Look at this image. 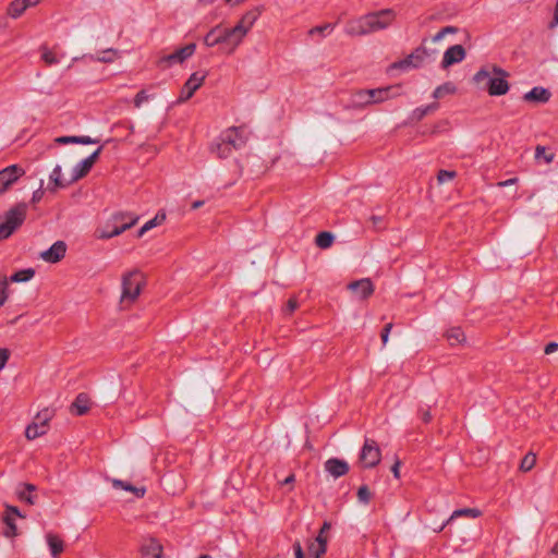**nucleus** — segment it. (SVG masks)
<instances>
[{"mask_svg":"<svg viewBox=\"0 0 558 558\" xmlns=\"http://www.w3.org/2000/svg\"><path fill=\"white\" fill-rule=\"evenodd\" d=\"M396 14L391 9L367 13L352 21L347 26V33L351 36H363L387 28L395 20Z\"/></svg>","mask_w":558,"mask_h":558,"instance_id":"obj_1","label":"nucleus"},{"mask_svg":"<svg viewBox=\"0 0 558 558\" xmlns=\"http://www.w3.org/2000/svg\"><path fill=\"white\" fill-rule=\"evenodd\" d=\"M509 73L502 68L494 64L492 71L487 68H481L473 76V82L476 85L485 83L483 89H485L490 96H502L506 95L510 88L507 81Z\"/></svg>","mask_w":558,"mask_h":558,"instance_id":"obj_2","label":"nucleus"},{"mask_svg":"<svg viewBox=\"0 0 558 558\" xmlns=\"http://www.w3.org/2000/svg\"><path fill=\"white\" fill-rule=\"evenodd\" d=\"M27 204L17 203L4 214V221L0 223V242L9 239L25 221Z\"/></svg>","mask_w":558,"mask_h":558,"instance_id":"obj_3","label":"nucleus"},{"mask_svg":"<svg viewBox=\"0 0 558 558\" xmlns=\"http://www.w3.org/2000/svg\"><path fill=\"white\" fill-rule=\"evenodd\" d=\"M145 284L144 275L140 270L129 271L122 277L121 301L134 302Z\"/></svg>","mask_w":558,"mask_h":558,"instance_id":"obj_4","label":"nucleus"},{"mask_svg":"<svg viewBox=\"0 0 558 558\" xmlns=\"http://www.w3.org/2000/svg\"><path fill=\"white\" fill-rule=\"evenodd\" d=\"M263 11V5L253 8L241 17V20L235 24V26L230 28L235 45L239 46L243 37L251 29V27L254 25V23L259 17Z\"/></svg>","mask_w":558,"mask_h":558,"instance_id":"obj_5","label":"nucleus"},{"mask_svg":"<svg viewBox=\"0 0 558 558\" xmlns=\"http://www.w3.org/2000/svg\"><path fill=\"white\" fill-rule=\"evenodd\" d=\"M204 44L207 47L217 45L226 46L228 52H232L238 45L234 44V38L230 28H222L220 26L213 27L204 37Z\"/></svg>","mask_w":558,"mask_h":558,"instance_id":"obj_6","label":"nucleus"},{"mask_svg":"<svg viewBox=\"0 0 558 558\" xmlns=\"http://www.w3.org/2000/svg\"><path fill=\"white\" fill-rule=\"evenodd\" d=\"M52 416H53L52 410H50L48 408L41 410L36 415L34 421L29 425H27V427L25 429V437L28 440H34V439L47 434L48 428H49V421L52 418Z\"/></svg>","mask_w":558,"mask_h":558,"instance_id":"obj_7","label":"nucleus"},{"mask_svg":"<svg viewBox=\"0 0 558 558\" xmlns=\"http://www.w3.org/2000/svg\"><path fill=\"white\" fill-rule=\"evenodd\" d=\"M222 141L230 146L231 150H238L244 147L248 140V134L245 125L230 126L220 133Z\"/></svg>","mask_w":558,"mask_h":558,"instance_id":"obj_8","label":"nucleus"},{"mask_svg":"<svg viewBox=\"0 0 558 558\" xmlns=\"http://www.w3.org/2000/svg\"><path fill=\"white\" fill-rule=\"evenodd\" d=\"M222 141L230 146L231 150H238L244 147L248 140V134L245 125L230 126L220 133Z\"/></svg>","mask_w":558,"mask_h":558,"instance_id":"obj_9","label":"nucleus"},{"mask_svg":"<svg viewBox=\"0 0 558 558\" xmlns=\"http://www.w3.org/2000/svg\"><path fill=\"white\" fill-rule=\"evenodd\" d=\"M25 173V169L20 165H11L1 169L0 196L8 192Z\"/></svg>","mask_w":558,"mask_h":558,"instance_id":"obj_10","label":"nucleus"},{"mask_svg":"<svg viewBox=\"0 0 558 558\" xmlns=\"http://www.w3.org/2000/svg\"><path fill=\"white\" fill-rule=\"evenodd\" d=\"M381 459V452L377 442L366 438L360 452V461L365 469L375 468Z\"/></svg>","mask_w":558,"mask_h":558,"instance_id":"obj_11","label":"nucleus"},{"mask_svg":"<svg viewBox=\"0 0 558 558\" xmlns=\"http://www.w3.org/2000/svg\"><path fill=\"white\" fill-rule=\"evenodd\" d=\"M207 72H194L190 75L187 81L184 83L179 99V102H184L193 97L195 92L203 85Z\"/></svg>","mask_w":558,"mask_h":558,"instance_id":"obj_12","label":"nucleus"},{"mask_svg":"<svg viewBox=\"0 0 558 558\" xmlns=\"http://www.w3.org/2000/svg\"><path fill=\"white\" fill-rule=\"evenodd\" d=\"M426 56H427V50L423 46L417 47L416 49H414V51H412L404 59L392 63L391 68L400 69V70H405L408 68L417 69L423 64Z\"/></svg>","mask_w":558,"mask_h":558,"instance_id":"obj_13","label":"nucleus"},{"mask_svg":"<svg viewBox=\"0 0 558 558\" xmlns=\"http://www.w3.org/2000/svg\"><path fill=\"white\" fill-rule=\"evenodd\" d=\"M137 220H138V217H131V220L129 221V223H120V225H116L114 222L111 221V223L107 225L106 229H97L96 235L98 239H102V240L111 239L113 236L121 234L122 232L132 228L133 226H135Z\"/></svg>","mask_w":558,"mask_h":558,"instance_id":"obj_14","label":"nucleus"},{"mask_svg":"<svg viewBox=\"0 0 558 558\" xmlns=\"http://www.w3.org/2000/svg\"><path fill=\"white\" fill-rule=\"evenodd\" d=\"M466 51L462 45H453L449 47L442 57L441 68L448 69L449 66L464 60Z\"/></svg>","mask_w":558,"mask_h":558,"instance_id":"obj_15","label":"nucleus"},{"mask_svg":"<svg viewBox=\"0 0 558 558\" xmlns=\"http://www.w3.org/2000/svg\"><path fill=\"white\" fill-rule=\"evenodd\" d=\"M66 252V244L63 241L54 242L48 250L40 253V257L50 264L59 263Z\"/></svg>","mask_w":558,"mask_h":558,"instance_id":"obj_16","label":"nucleus"},{"mask_svg":"<svg viewBox=\"0 0 558 558\" xmlns=\"http://www.w3.org/2000/svg\"><path fill=\"white\" fill-rule=\"evenodd\" d=\"M348 289L361 300H366L374 293V284L369 278L352 281L348 284Z\"/></svg>","mask_w":558,"mask_h":558,"instance_id":"obj_17","label":"nucleus"},{"mask_svg":"<svg viewBox=\"0 0 558 558\" xmlns=\"http://www.w3.org/2000/svg\"><path fill=\"white\" fill-rule=\"evenodd\" d=\"M331 523L325 521L316 535V558H322L327 551L330 539Z\"/></svg>","mask_w":558,"mask_h":558,"instance_id":"obj_18","label":"nucleus"},{"mask_svg":"<svg viewBox=\"0 0 558 558\" xmlns=\"http://www.w3.org/2000/svg\"><path fill=\"white\" fill-rule=\"evenodd\" d=\"M36 490L37 486L32 483H19L15 494L20 501L33 506L37 502V496L34 495Z\"/></svg>","mask_w":558,"mask_h":558,"instance_id":"obj_19","label":"nucleus"},{"mask_svg":"<svg viewBox=\"0 0 558 558\" xmlns=\"http://www.w3.org/2000/svg\"><path fill=\"white\" fill-rule=\"evenodd\" d=\"M400 88L399 85L386 86L379 88L369 89V97L372 105L381 104L397 95V90Z\"/></svg>","mask_w":558,"mask_h":558,"instance_id":"obj_20","label":"nucleus"},{"mask_svg":"<svg viewBox=\"0 0 558 558\" xmlns=\"http://www.w3.org/2000/svg\"><path fill=\"white\" fill-rule=\"evenodd\" d=\"M551 93L549 89L542 86H535L530 92L525 93L522 99L525 102L531 104H546L549 101Z\"/></svg>","mask_w":558,"mask_h":558,"instance_id":"obj_21","label":"nucleus"},{"mask_svg":"<svg viewBox=\"0 0 558 558\" xmlns=\"http://www.w3.org/2000/svg\"><path fill=\"white\" fill-rule=\"evenodd\" d=\"M195 49L196 45L194 43L187 44L175 50L173 53L168 54L163 60L169 64L183 63L186 59L193 56Z\"/></svg>","mask_w":558,"mask_h":558,"instance_id":"obj_22","label":"nucleus"},{"mask_svg":"<svg viewBox=\"0 0 558 558\" xmlns=\"http://www.w3.org/2000/svg\"><path fill=\"white\" fill-rule=\"evenodd\" d=\"M349 469L348 462L338 458H330L325 462V470L336 478L345 475Z\"/></svg>","mask_w":558,"mask_h":558,"instance_id":"obj_23","label":"nucleus"},{"mask_svg":"<svg viewBox=\"0 0 558 558\" xmlns=\"http://www.w3.org/2000/svg\"><path fill=\"white\" fill-rule=\"evenodd\" d=\"M482 514L481 510H478L477 508H462V509H457L452 512V514L438 527L436 529L435 531L436 532H441L445 526H447L448 524H450L453 520L458 519V518H461V517H465V518H478L480 515Z\"/></svg>","mask_w":558,"mask_h":558,"instance_id":"obj_24","label":"nucleus"},{"mask_svg":"<svg viewBox=\"0 0 558 558\" xmlns=\"http://www.w3.org/2000/svg\"><path fill=\"white\" fill-rule=\"evenodd\" d=\"M90 408V399L87 393L81 392L71 404V412L77 416L85 415Z\"/></svg>","mask_w":558,"mask_h":558,"instance_id":"obj_25","label":"nucleus"},{"mask_svg":"<svg viewBox=\"0 0 558 558\" xmlns=\"http://www.w3.org/2000/svg\"><path fill=\"white\" fill-rule=\"evenodd\" d=\"M369 89H356L351 93L350 106L362 109L372 105Z\"/></svg>","mask_w":558,"mask_h":558,"instance_id":"obj_26","label":"nucleus"},{"mask_svg":"<svg viewBox=\"0 0 558 558\" xmlns=\"http://www.w3.org/2000/svg\"><path fill=\"white\" fill-rule=\"evenodd\" d=\"M162 550V545L156 538H149L141 547L142 555L151 558H161Z\"/></svg>","mask_w":558,"mask_h":558,"instance_id":"obj_27","label":"nucleus"},{"mask_svg":"<svg viewBox=\"0 0 558 558\" xmlns=\"http://www.w3.org/2000/svg\"><path fill=\"white\" fill-rule=\"evenodd\" d=\"M210 153L215 154L218 158L225 159L231 156L232 150L230 146L227 145L225 141H222V136L219 135L211 144H210Z\"/></svg>","mask_w":558,"mask_h":558,"instance_id":"obj_28","label":"nucleus"},{"mask_svg":"<svg viewBox=\"0 0 558 558\" xmlns=\"http://www.w3.org/2000/svg\"><path fill=\"white\" fill-rule=\"evenodd\" d=\"M50 183L48 185V190L50 192H56L58 189H63L69 186L71 183L69 181H63L61 178V166L57 165L49 175Z\"/></svg>","mask_w":558,"mask_h":558,"instance_id":"obj_29","label":"nucleus"},{"mask_svg":"<svg viewBox=\"0 0 558 558\" xmlns=\"http://www.w3.org/2000/svg\"><path fill=\"white\" fill-rule=\"evenodd\" d=\"M46 539L50 549V553L53 558H59L60 554L64 549V543L63 541L53 533H48L46 535Z\"/></svg>","mask_w":558,"mask_h":558,"instance_id":"obj_30","label":"nucleus"},{"mask_svg":"<svg viewBox=\"0 0 558 558\" xmlns=\"http://www.w3.org/2000/svg\"><path fill=\"white\" fill-rule=\"evenodd\" d=\"M93 166L87 161L86 159H83L81 162H78L73 171L72 177L69 180V183H74L83 178H85L89 171L92 170Z\"/></svg>","mask_w":558,"mask_h":558,"instance_id":"obj_31","label":"nucleus"},{"mask_svg":"<svg viewBox=\"0 0 558 558\" xmlns=\"http://www.w3.org/2000/svg\"><path fill=\"white\" fill-rule=\"evenodd\" d=\"M29 8L26 0H12L8 7L7 13L12 19L20 17L25 10Z\"/></svg>","mask_w":558,"mask_h":558,"instance_id":"obj_32","label":"nucleus"},{"mask_svg":"<svg viewBox=\"0 0 558 558\" xmlns=\"http://www.w3.org/2000/svg\"><path fill=\"white\" fill-rule=\"evenodd\" d=\"M335 242V234L330 231H320L316 234V246L322 250L329 248Z\"/></svg>","mask_w":558,"mask_h":558,"instance_id":"obj_33","label":"nucleus"},{"mask_svg":"<svg viewBox=\"0 0 558 558\" xmlns=\"http://www.w3.org/2000/svg\"><path fill=\"white\" fill-rule=\"evenodd\" d=\"M166 220V214L163 211H159L156 216L145 222V225L137 231V236L141 238L148 230L161 225Z\"/></svg>","mask_w":558,"mask_h":558,"instance_id":"obj_34","label":"nucleus"},{"mask_svg":"<svg viewBox=\"0 0 558 558\" xmlns=\"http://www.w3.org/2000/svg\"><path fill=\"white\" fill-rule=\"evenodd\" d=\"M113 486L114 487H121L122 489H124L126 492H131L137 498H143L145 496V494H146V488L145 487H136V486H133L131 483L123 482L121 480H114L113 481Z\"/></svg>","mask_w":558,"mask_h":558,"instance_id":"obj_35","label":"nucleus"},{"mask_svg":"<svg viewBox=\"0 0 558 558\" xmlns=\"http://www.w3.org/2000/svg\"><path fill=\"white\" fill-rule=\"evenodd\" d=\"M35 276L34 268H25L14 272L8 280L11 282L20 283L27 282Z\"/></svg>","mask_w":558,"mask_h":558,"instance_id":"obj_36","label":"nucleus"},{"mask_svg":"<svg viewBox=\"0 0 558 558\" xmlns=\"http://www.w3.org/2000/svg\"><path fill=\"white\" fill-rule=\"evenodd\" d=\"M2 521L5 525L3 530V535L9 538L15 537L19 534L17 526L15 524V519L9 515H2Z\"/></svg>","mask_w":558,"mask_h":558,"instance_id":"obj_37","label":"nucleus"},{"mask_svg":"<svg viewBox=\"0 0 558 558\" xmlns=\"http://www.w3.org/2000/svg\"><path fill=\"white\" fill-rule=\"evenodd\" d=\"M446 337L450 345L462 343L465 340V335L459 327L448 330Z\"/></svg>","mask_w":558,"mask_h":558,"instance_id":"obj_38","label":"nucleus"},{"mask_svg":"<svg viewBox=\"0 0 558 558\" xmlns=\"http://www.w3.org/2000/svg\"><path fill=\"white\" fill-rule=\"evenodd\" d=\"M456 90H457L456 85L451 82H447V83H444L442 85H439L438 87L435 88V90L433 93V97L438 99V98L444 97L447 94H454Z\"/></svg>","mask_w":558,"mask_h":558,"instance_id":"obj_39","label":"nucleus"},{"mask_svg":"<svg viewBox=\"0 0 558 558\" xmlns=\"http://www.w3.org/2000/svg\"><path fill=\"white\" fill-rule=\"evenodd\" d=\"M536 463V456L532 452L526 453L520 463V470L522 472L531 471Z\"/></svg>","mask_w":558,"mask_h":558,"instance_id":"obj_40","label":"nucleus"},{"mask_svg":"<svg viewBox=\"0 0 558 558\" xmlns=\"http://www.w3.org/2000/svg\"><path fill=\"white\" fill-rule=\"evenodd\" d=\"M9 298V280L7 276L0 275V306L4 305Z\"/></svg>","mask_w":558,"mask_h":558,"instance_id":"obj_41","label":"nucleus"},{"mask_svg":"<svg viewBox=\"0 0 558 558\" xmlns=\"http://www.w3.org/2000/svg\"><path fill=\"white\" fill-rule=\"evenodd\" d=\"M41 59L44 60V62L47 65H53V64L59 63V61H60L57 58L56 53L46 47L43 48Z\"/></svg>","mask_w":558,"mask_h":558,"instance_id":"obj_42","label":"nucleus"},{"mask_svg":"<svg viewBox=\"0 0 558 558\" xmlns=\"http://www.w3.org/2000/svg\"><path fill=\"white\" fill-rule=\"evenodd\" d=\"M372 497H373V495L367 485H362L357 489V499L360 502L367 505V504H369Z\"/></svg>","mask_w":558,"mask_h":558,"instance_id":"obj_43","label":"nucleus"},{"mask_svg":"<svg viewBox=\"0 0 558 558\" xmlns=\"http://www.w3.org/2000/svg\"><path fill=\"white\" fill-rule=\"evenodd\" d=\"M535 158L544 159L545 162L549 163L554 159V154L548 153L546 147L538 145V146H536V149H535Z\"/></svg>","mask_w":558,"mask_h":558,"instance_id":"obj_44","label":"nucleus"},{"mask_svg":"<svg viewBox=\"0 0 558 558\" xmlns=\"http://www.w3.org/2000/svg\"><path fill=\"white\" fill-rule=\"evenodd\" d=\"M116 54H117L116 50L107 49L101 52V56H98L97 58H94L92 56L90 59L107 63V62H112L116 58Z\"/></svg>","mask_w":558,"mask_h":558,"instance_id":"obj_45","label":"nucleus"},{"mask_svg":"<svg viewBox=\"0 0 558 558\" xmlns=\"http://www.w3.org/2000/svg\"><path fill=\"white\" fill-rule=\"evenodd\" d=\"M131 217H135V216L131 213L120 211L112 216L111 221L114 222L116 225L129 223V221L131 220Z\"/></svg>","mask_w":558,"mask_h":558,"instance_id":"obj_46","label":"nucleus"},{"mask_svg":"<svg viewBox=\"0 0 558 558\" xmlns=\"http://www.w3.org/2000/svg\"><path fill=\"white\" fill-rule=\"evenodd\" d=\"M458 27L456 26H445L442 27L434 37H433V41H439L441 40L446 35H449V34H457L458 33Z\"/></svg>","mask_w":558,"mask_h":558,"instance_id":"obj_47","label":"nucleus"},{"mask_svg":"<svg viewBox=\"0 0 558 558\" xmlns=\"http://www.w3.org/2000/svg\"><path fill=\"white\" fill-rule=\"evenodd\" d=\"M456 174L457 173L454 171L439 170L437 174V180L439 183H445L454 179Z\"/></svg>","mask_w":558,"mask_h":558,"instance_id":"obj_48","label":"nucleus"},{"mask_svg":"<svg viewBox=\"0 0 558 558\" xmlns=\"http://www.w3.org/2000/svg\"><path fill=\"white\" fill-rule=\"evenodd\" d=\"M425 116H427L425 107H420L412 111L410 120L411 122H418L423 120Z\"/></svg>","mask_w":558,"mask_h":558,"instance_id":"obj_49","label":"nucleus"},{"mask_svg":"<svg viewBox=\"0 0 558 558\" xmlns=\"http://www.w3.org/2000/svg\"><path fill=\"white\" fill-rule=\"evenodd\" d=\"M3 515H9L11 518H25L24 514L21 513L20 509L16 506L7 505Z\"/></svg>","mask_w":558,"mask_h":558,"instance_id":"obj_50","label":"nucleus"},{"mask_svg":"<svg viewBox=\"0 0 558 558\" xmlns=\"http://www.w3.org/2000/svg\"><path fill=\"white\" fill-rule=\"evenodd\" d=\"M150 98L149 95L146 94L145 89H141L134 97L133 102L134 107L140 108L144 101H147Z\"/></svg>","mask_w":558,"mask_h":558,"instance_id":"obj_51","label":"nucleus"},{"mask_svg":"<svg viewBox=\"0 0 558 558\" xmlns=\"http://www.w3.org/2000/svg\"><path fill=\"white\" fill-rule=\"evenodd\" d=\"M335 26H336L335 23H327L322 26H316V34H318L320 36H326L327 34H330L332 32Z\"/></svg>","mask_w":558,"mask_h":558,"instance_id":"obj_52","label":"nucleus"},{"mask_svg":"<svg viewBox=\"0 0 558 558\" xmlns=\"http://www.w3.org/2000/svg\"><path fill=\"white\" fill-rule=\"evenodd\" d=\"M417 413H418L422 422L425 424L429 423L433 418L429 409H424V408L420 407Z\"/></svg>","mask_w":558,"mask_h":558,"instance_id":"obj_53","label":"nucleus"},{"mask_svg":"<svg viewBox=\"0 0 558 558\" xmlns=\"http://www.w3.org/2000/svg\"><path fill=\"white\" fill-rule=\"evenodd\" d=\"M43 184H44V182L41 181L40 182V186L36 191L33 192L32 199H31V202L33 204H36V203L41 201V198H43V196L45 194V191L43 189Z\"/></svg>","mask_w":558,"mask_h":558,"instance_id":"obj_54","label":"nucleus"},{"mask_svg":"<svg viewBox=\"0 0 558 558\" xmlns=\"http://www.w3.org/2000/svg\"><path fill=\"white\" fill-rule=\"evenodd\" d=\"M391 329H392V324L388 323L384 326V328L380 332V338H381V342L384 345L388 342V338H389V333H390Z\"/></svg>","mask_w":558,"mask_h":558,"instance_id":"obj_55","label":"nucleus"},{"mask_svg":"<svg viewBox=\"0 0 558 558\" xmlns=\"http://www.w3.org/2000/svg\"><path fill=\"white\" fill-rule=\"evenodd\" d=\"M10 359V351L5 348L0 349V371L4 368Z\"/></svg>","mask_w":558,"mask_h":558,"instance_id":"obj_56","label":"nucleus"},{"mask_svg":"<svg viewBox=\"0 0 558 558\" xmlns=\"http://www.w3.org/2000/svg\"><path fill=\"white\" fill-rule=\"evenodd\" d=\"M99 143L98 138H92L89 136L81 135L77 136L76 144L89 145Z\"/></svg>","mask_w":558,"mask_h":558,"instance_id":"obj_57","label":"nucleus"},{"mask_svg":"<svg viewBox=\"0 0 558 558\" xmlns=\"http://www.w3.org/2000/svg\"><path fill=\"white\" fill-rule=\"evenodd\" d=\"M77 136H60L56 138V142L59 144H76Z\"/></svg>","mask_w":558,"mask_h":558,"instance_id":"obj_58","label":"nucleus"},{"mask_svg":"<svg viewBox=\"0 0 558 558\" xmlns=\"http://www.w3.org/2000/svg\"><path fill=\"white\" fill-rule=\"evenodd\" d=\"M102 150V146L98 147L92 155H89L87 158H85L92 166L96 162L98 159L100 153Z\"/></svg>","mask_w":558,"mask_h":558,"instance_id":"obj_59","label":"nucleus"},{"mask_svg":"<svg viewBox=\"0 0 558 558\" xmlns=\"http://www.w3.org/2000/svg\"><path fill=\"white\" fill-rule=\"evenodd\" d=\"M298 307V302L295 299L291 298L287 302V312L289 314H292Z\"/></svg>","mask_w":558,"mask_h":558,"instance_id":"obj_60","label":"nucleus"},{"mask_svg":"<svg viewBox=\"0 0 558 558\" xmlns=\"http://www.w3.org/2000/svg\"><path fill=\"white\" fill-rule=\"evenodd\" d=\"M557 350H558V343L557 342H548L545 345L544 352H545V354H551V353H554Z\"/></svg>","mask_w":558,"mask_h":558,"instance_id":"obj_61","label":"nucleus"},{"mask_svg":"<svg viewBox=\"0 0 558 558\" xmlns=\"http://www.w3.org/2000/svg\"><path fill=\"white\" fill-rule=\"evenodd\" d=\"M293 549H294L295 558H304V553H303L302 546L299 542H295L293 544Z\"/></svg>","mask_w":558,"mask_h":558,"instance_id":"obj_62","label":"nucleus"},{"mask_svg":"<svg viewBox=\"0 0 558 558\" xmlns=\"http://www.w3.org/2000/svg\"><path fill=\"white\" fill-rule=\"evenodd\" d=\"M400 465H401V462L399 460H397L393 465L391 466V472L393 474V476L396 478H399L400 477Z\"/></svg>","mask_w":558,"mask_h":558,"instance_id":"obj_63","label":"nucleus"},{"mask_svg":"<svg viewBox=\"0 0 558 558\" xmlns=\"http://www.w3.org/2000/svg\"><path fill=\"white\" fill-rule=\"evenodd\" d=\"M438 108H439V104L436 101L425 106L427 114L436 111Z\"/></svg>","mask_w":558,"mask_h":558,"instance_id":"obj_64","label":"nucleus"}]
</instances>
